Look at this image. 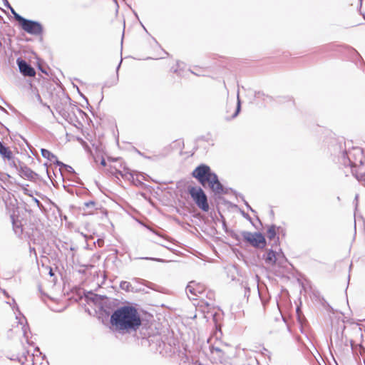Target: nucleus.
<instances>
[{
    "mask_svg": "<svg viewBox=\"0 0 365 365\" xmlns=\"http://www.w3.org/2000/svg\"><path fill=\"white\" fill-rule=\"evenodd\" d=\"M23 190H24V193L25 195H27L29 196H31L32 195L31 193V191L29 190H28L27 188H24Z\"/></svg>",
    "mask_w": 365,
    "mask_h": 365,
    "instance_id": "30",
    "label": "nucleus"
},
{
    "mask_svg": "<svg viewBox=\"0 0 365 365\" xmlns=\"http://www.w3.org/2000/svg\"><path fill=\"white\" fill-rule=\"evenodd\" d=\"M212 353L213 354H217L220 359H224L225 357V354L222 353L221 349L219 348H212Z\"/></svg>",
    "mask_w": 365,
    "mask_h": 365,
    "instance_id": "22",
    "label": "nucleus"
},
{
    "mask_svg": "<svg viewBox=\"0 0 365 365\" xmlns=\"http://www.w3.org/2000/svg\"><path fill=\"white\" fill-rule=\"evenodd\" d=\"M33 200L35 202V203L37 205V206L38 207H40L41 206H42V204L41 202H40L39 200H38L37 198L36 197H33Z\"/></svg>",
    "mask_w": 365,
    "mask_h": 365,
    "instance_id": "28",
    "label": "nucleus"
},
{
    "mask_svg": "<svg viewBox=\"0 0 365 365\" xmlns=\"http://www.w3.org/2000/svg\"><path fill=\"white\" fill-rule=\"evenodd\" d=\"M121 62H122V59L120 60V61L119 64L118 65V66H117V68H116V71H118V69H119V68H120V65H121Z\"/></svg>",
    "mask_w": 365,
    "mask_h": 365,
    "instance_id": "33",
    "label": "nucleus"
},
{
    "mask_svg": "<svg viewBox=\"0 0 365 365\" xmlns=\"http://www.w3.org/2000/svg\"><path fill=\"white\" fill-rule=\"evenodd\" d=\"M11 220L13 226V230L15 234L18 236H21L24 233L29 236L31 232H29L25 225L23 223L22 220H19L18 216L15 215H11Z\"/></svg>",
    "mask_w": 365,
    "mask_h": 365,
    "instance_id": "8",
    "label": "nucleus"
},
{
    "mask_svg": "<svg viewBox=\"0 0 365 365\" xmlns=\"http://www.w3.org/2000/svg\"><path fill=\"white\" fill-rule=\"evenodd\" d=\"M278 251L282 252V250L281 248H279Z\"/></svg>",
    "mask_w": 365,
    "mask_h": 365,
    "instance_id": "48",
    "label": "nucleus"
},
{
    "mask_svg": "<svg viewBox=\"0 0 365 365\" xmlns=\"http://www.w3.org/2000/svg\"><path fill=\"white\" fill-rule=\"evenodd\" d=\"M129 287H130V283L127 282H121L120 284V287L122 289H126V290H128L129 289Z\"/></svg>",
    "mask_w": 365,
    "mask_h": 365,
    "instance_id": "25",
    "label": "nucleus"
},
{
    "mask_svg": "<svg viewBox=\"0 0 365 365\" xmlns=\"http://www.w3.org/2000/svg\"><path fill=\"white\" fill-rule=\"evenodd\" d=\"M150 259L154 260V261H158V262L161 261L160 259H157V258H150Z\"/></svg>",
    "mask_w": 365,
    "mask_h": 365,
    "instance_id": "34",
    "label": "nucleus"
},
{
    "mask_svg": "<svg viewBox=\"0 0 365 365\" xmlns=\"http://www.w3.org/2000/svg\"><path fill=\"white\" fill-rule=\"evenodd\" d=\"M240 111H241V101H240L239 92H238L237 97V106H236L235 111L234 112V113L230 118H227L226 120H230L231 119L235 118L239 115Z\"/></svg>",
    "mask_w": 365,
    "mask_h": 365,
    "instance_id": "18",
    "label": "nucleus"
},
{
    "mask_svg": "<svg viewBox=\"0 0 365 365\" xmlns=\"http://www.w3.org/2000/svg\"><path fill=\"white\" fill-rule=\"evenodd\" d=\"M242 237L245 242L255 248L262 249L266 246V238L261 232L243 231L242 232Z\"/></svg>",
    "mask_w": 365,
    "mask_h": 365,
    "instance_id": "5",
    "label": "nucleus"
},
{
    "mask_svg": "<svg viewBox=\"0 0 365 365\" xmlns=\"http://www.w3.org/2000/svg\"><path fill=\"white\" fill-rule=\"evenodd\" d=\"M240 212L241 213V215L245 218V219H247L249 220H251V217L249 215L248 213L245 212L244 210L240 209Z\"/></svg>",
    "mask_w": 365,
    "mask_h": 365,
    "instance_id": "27",
    "label": "nucleus"
},
{
    "mask_svg": "<svg viewBox=\"0 0 365 365\" xmlns=\"http://www.w3.org/2000/svg\"><path fill=\"white\" fill-rule=\"evenodd\" d=\"M177 65H178V67L180 66V62L179 61L177 62Z\"/></svg>",
    "mask_w": 365,
    "mask_h": 365,
    "instance_id": "42",
    "label": "nucleus"
},
{
    "mask_svg": "<svg viewBox=\"0 0 365 365\" xmlns=\"http://www.w3.org/2000/svg\"><path fill=\"white\" fill-rule=\"evenodd\" d=\"M142 26H143V27L144 30H145L146 32H148V31H147L146 28H145V26H144L143 25H142Z\"/></svg>",
    "mask_w": 365,
    "mask_h": 365,
    "instance_id": "40",
    "label": "nucleus"
},
{
    "mask_svg": "<svg viewBox=\"0 0 365 365\" xmlns=\"http://www.w3.org/2000/svg\"><path fill=\"white\" fill-rule=\"evenodd\" d=\"M41 153L44 158L48 159L50 162L53 163L56 165H58V163L60 162L57 156L47 149L41 148Z\"/></svg>",
    "mask_w": 365,
    "mask_h": 365,
    "instance_id": "13",
    "label": "nucleus"
},
{
    "mask_svg": "<svg viewBox=\"0 0 365 365\" xmlns=\"http://www.w3.org/2000/svg\"><path fill=\"white\" fill-rule=\"evenodd\" d=\"M359 1H360L361 3L362 2V0H359Z\"/></svg>",
    "mask_w": 365,
    "mask_h": 365,
    "instance_id": "49",
    "label": "nucleus"
},
{
    "mask_svg": "<svg viewBox=\"0 0 365 365\" xmlns=\"http://www.w3.org/2000/svg\"><path fill=\"white\" fill-rule=\"evenodd\" d=\"M2 1H3L4 5L5 7H6L7 9L11 8V6L9 4V2L8 1V0H2Z\"/></svg>",
    "mask_w": 365,
    "mask_h": 365,
    "instance_id": "29",
    "label": "nucleus"
},
{
    "mask_svg": "<svg viewBox=\"0 0 365 365\" xmlns=\"http://www.w3.org/2000/svg\"><path fill=\"white\" fill-rule=\"evenodd\" d=\"M364 151L360 148H353L351 150L344 151L341 156V163L344 166H349L354 174V168L361 166L364 163Z\"/></svg>",
    "mask_w": 365,
    "mask_h": 365,
    "instance_id": "3",
    "label": "nucleus"
},
{
    "mask_svg": "<svg viewBox=\"0 0 365 365\" xmlns=\"http://www.w3.org/2000/svg\"><path fill=\"white\" fill-rule=\"evenodd\" d=\"M16 64L19 67V72L24 76L34 77L36 75V71L26 60L18 58L16 59Z\"/></svg>",
    "mask_w": 365,
    "mask_h": 365,
    "instance_id": "9",
    "label": "nucleus"
},
{
    "mask_svg": "<svg viewBox=\"0 0 365 365\" xmlns=\"http://www.w3.org/2000/svg\"><path fill=\"white\" fill-rule=\"evenodd\" d=\"M18 172L21 177L26 178L32 182H35L39 178V175L24 163L19 168V170Z\"/></svg>",
    "mask_w": 365,
    "mask_h": 365,
    "instance_id": "10",
    "label": "nucleus"
},
{
    "mask_svg": "<svg viewBox=\"0 0 365 365\" xmlns=\"http://www.w3.org/2000/svg\"><path fill=\"white\" fill-rule=\"evenodd\" d=\"M12 153L10 148L0 140V156L1 158L4 160H6V159H11Z\"/></svg>",
    "mask_w": 365,
    "mask_h": 365,
    "instance_id": "12",
    "label": "nucleus"
},
{
    "mask_svg": "<svg viewBox=\"0 0 365 365\" xmlns=\"http://www.w3.org/2000/svg\"><path fill=\"white\" fill-rule=\"evenodd\" d=\"M361 15L363 16L364 19H365V13H361Z\"/></svg>",
    "mask_w": 365,
    "mask_h": 365,
    "instance_id": "39",
    "label": "nucleus"
},
{
    "mask_svg": "<svg viewBox=\"0 0 365 365\" xmlns=\"http://www.w3.org/2000/svg\"><path fill=\"white\" fill-rule=\"evenodd\" d=\"M41 360H43V357L41 356V353H39V355H36V356H35L34 353L30 354L28 351V355L25 356V359L22 361V363H24L25 361H31L32 365H36L37 364L40 363Z\"/></svg>",
    "mask_w": 365,
    "mask_h": 365,
    "instance_id": "14",
    "label": "nucleus"
},
{
    "mask_svg": "<svg viewBox=\"0 0 365 365\" xmlns=\"http://www.w3.org/2000/svg\"><path fill=\"white\" fill-rule=\"evenodd\" d=\"M14 331L15 333H21L22 332V324L19 323V322L17 320V319H15L14 322Z\"/></svg>",
    "mask_w": 365,
    "mask_h": 365,
    "instance_id": "21",
    "label": "nucleus"
},
{
    "mask_svg": "<svg viewBox=\"0 0 365 365\" xmlns=\"http://www.w3.org/2000/svg\"><path fill=\"white\" fill-rule=\"evenodd\" d=\"M29 251L32 252V251H36V250H35V248L30 247H29Z\"/></svg>",
    "mask_w": 365,
    "mask_h": 365,
    "instance_id": "36",
    "label": "nucleus"
},
{
    "mask_svg": "<svg viewBox=\"0 0 365 365\" xmlns=\"http://www.w3.org/2000/svg\"><path fill=\"white\" fill-rule=\"evenodd\" d=\"M83 98H84V99L86 100V101L88 103V99H86V97H84V96H83Z\"/></svg>",
    "mask_w": 365,
    "mask_h": 365,
    "instance_id": "45",
    "label": "nucleus"
},
{
    "mask_svg": "<svg viewBox=\"0 0 365 365\" xmlns=\"http://www.w3.org/2000/svg\"><path fill=\"white\" fill-rule=\"evenodd\" d=\"M192 176L204 187L207 184L215 195L227 194L228 188L220 182L217 175L207 164L201 163L192 172Z\"/></svg>",
    "mask_w": 365,
    "mask_h": 365,
    "instance_id": "2",
    "label": "nucleus"
},
{
    "mask_svg": "<svg viewBox=\"0 0 365 365\" xmlns=\"http://www.w3.org/2000/svg\"><path fill=\"white\" fill-rule=\"evenodd\" d=\"M57 165L59 167V170L61 173L65 172L70 175H76V172L71 166L66 165L61 161L58 162Z\"/></svg>",
    "mask_w": 365,
    "mask_h": 365,
    "instance_id": "17",
    "label": "nucleus"
},
{
    "mask_svg": "<svg viewBox=\"0 0 365 365\" xmlns=\"http://www.w3.org/2000/svg\"><path fill=\"white\" fill-rule=\"evenodd\" d=\"M96 202L93 201V200H91V201H88V202H84V206L86 207H93L96 205Z\"/></svg>",
    "mask_w": 365,
    "mask_h": 365,
    "instance_id": "26",
    "label": "nucleus"
},
{
    "mask_svg": "<svg viewBox=\"0 0 365 365\" xmlns=\"http://www.w3.org/2000/svg\"><path fill=\"white\" fill-rule=\"evenodd\" d=\"M36 97L37 101L44 107H46L48 110L51 111V109L48 105H47L46 103H43L42 101V98L40 96V94L37 92L36 94Z\"/></svg>",
    "mask_w": 365,
    "mask_h": 365,
    "instance_id": "23",
    "label": "nucleus"
},
{
    "mask_svg": "<svg viewBox=\"0 0 365 365\" xmlns=\"http://www.w3.org/2000/svg\"><path fill=\"white\" fill-rule=\"evenodd\" d=\"M38 69H39L42 73L47 74V71H46V70L45 68H41V66H38Z\"/></svg>",
    "mask_w": 365,
    "mask_h": 365,
    "instance_id": "31",
    "label": "nucleus"
},
{
    "mask_svg": "<svg viewBox=\"0 0 365 365\" xmlns=\"http://www.w3.org/2000/svg\"><path fill=\"white\" fill-rule=\"evenodd\" d=\"M231 191L236 197H240L242 200L243 201L244 204L245 205V206L247 207V208L248 210H250L252 212H255V210H253L252 208V207L250 205V204L245 200L244 196L240 193H238L236 190L232 189V188H228V191Z\"/></svg>",
    "mask_w": 365,
    "mask_h": 365,
    "instance_id": "19",
    "label": "nucleus"
},
{
    "mask_svg": "<svg viewBox=\"0 0 365 365\" xmlns=\"http://www.w3.org/2000/svg\"><path fill=\"white\" fill-rule=\"evenodd\" d=\"M11 12V14L14 15V19L18 21L20 24L24 22V21L26 19V18L21 16L19 14H18L14 9L11 6V8H8Z\"/></svg>",
    "mask_w": 365,
    "mask_h": 365,
    "instance_id": "20",
    "label": "nucleus"
},
{
    "mask_svg": "<svg viewBox=\"0 0 365 365\" xmlns=\"http://www.w3.org/2000/svg\"><path fill=\"white\" fill-rule=\"evenodd\" d=\"M170 251L175 252V251H177V250H173V249H172V250H170Z\"/></svg>",
    "mask_w": 365,
    "mask_h": 365,
    "instance_id": "46",
    "label": "nucleus"
},
{
    "mask_svg": "<svg viewBox=\"0 0 365 365\" xmlns=\"http://www.w3.org/2000/svg\"><path fill=\"white\" fill-rule=\"evenodd\" d=\"M9 163V165L12 168H14L17 171L19 170V168L24 165V163H22L19 159L15 158L13 153H11V159H6Z\"/></svg>",
    "mask_w": 365,
    "mask_h": 365,
    "instance_id": "16",
    "label": "nucleus"
},
{
    "mask_svg": "<svg viewBox=\"0 0 365 365\" xmlns=\"http://www.w3.org/2000/svg\"><path fill=\"white\" fill-rule=\"evenodd\" d=\"M153 41H154L157 44H158V42L157 41V40H156L155 38H153Z\"/></svg>",
    "mask_w": 365,
    "mask_h": 365,
    "instance_id": "38",
    "label": "nucleus"
},
{
    "mask_svg": "<svg viewBox=\"0 0 365 365\" xmlns=\"http://www.w3.org/2000/svg\"><path fill=\"white\" fill-rule=\"evenodd\" d=\"M101 165H103V166H106V160L104 158H102V160L101 161Z\"/></svg>",
    "mask_w": 365,
    "mask_h": 365,
    "instance_id": "32",
    "label": "nucleus"
},
{
    "mask_svg": "<svg viewBox=\"0 0 365 365\" xmlns=\"http://www.w3.org/2000/svg\"><path fill=\"white\" fill-rule=\"evenodd\" d=\"M205 291V287L203 284L196 282L194 281L190 282L186 287L187 293H190L193 296H198Z\"/></svg>",
    "mask_w": 365,
    "mask_h": 365,
    "instance_id": "11",
    "label": "nucleus"
},
{
    "mask_svg": "<svg viewBox=\"0 0 365 365\" xmlns=\"http://www.w3.org/2000/svg\"><path fill=\"white\" fill-rule=\"evenodd\" d=\"M111 251L117 252L118 250L116 249H113Z\"/></svg>",
    "mask_w": 365,
    "mask_h": 365,
    "instance_id": "44",
    "label": "nucleus"
},
{
    "mask_svg": "<svg viewBox=\"0 0 365 365\" xmlns=\"http://www.w3.org/2000/svg\"><path fill=\"white\" fill-rule=\"evenodd\" d=\"M275 225H271L267 231V237L269 240V244L271 245V248L267 249L265 251H276L278 243L279 237L277 236V229H279Z\"/></svg>",
    "mask_w": 365,
    "mask_h": 365,
    "instance_id": "7",
    "label": "nucleus"
},
{
    "mask_svg": "<svg viewBox=\"0 0 365 365\" xmlns=\"http://www.w3.org/2000/svg\"><path fill=\"white\" fill-rule=\"evenodd\" d=\"M262 96H265L269 99H272V98L268 95H265L263 92L262 91H255V98H261Z\"/></svg>",
    "mask_w": 365,
    "mask_h": 365,
    "instance_id": "24",
    "label": "nucleus"
},
{
    "mask_svg": "<svg viewBox=\"0 0 365 365\" xmlns=\"http://www.w3.org/2000/svg\"><path fill=\"white\" fill-rule=\"evenodd\" d=\"M70 251H74V249L73 247H71Z\"/></svg>",
    "mask_w": 365,
    "mask_h": 365,
    "instance_id": "43",
    "label": "nucleus"
},
{
    "mask_svg": "<svg viewBox=\"0 0 365 365\" xmlns=\"http://www.w3.org/2000/svg\"><path fill=\"white\" fill-rule=\"evenodd\" d=\"M110 323L120 331H135L141 325V319L135 307L124 306L117 309L112 314Z\"/></svg>",
    "mask_w": 365,
    "mask_h": 365,
    "instance_id": "1",
    "label": "nucleus"
},
{
    "mask_svg": "<svg viewBox=\"0 0 365 365\" xmlns=\"http://www.w3.org/2000/svg\"><path fill=\"white\" fill-rule=\"evenodd\" d=\"M235 251H238V250L236 249H232V252H235Z\"/></svg>",
    "mask_w": 365,
    "mask_h": 365,
    "instance_id": "47",
    "label": "nucleus"
},
{
    "mask_svg": "<svg viewBox=\"0 0 365 365\" xmlns=\"http://www.w3.org/2000/svg\"><path fill=\"white\" fill-rule=\"evenodd\" d=\"M187 192L200 209L205 212L209 210L210 206L207 202V197L200 187L189 185L187 187Z\"/></svg>",
    "mask_w": 365,
    "mask_h": 365,
    "instance_id": "4",
    "label": "nucleus"
},
{
    "mask_svg": "<svg viewBox=\"0 0 365 365\" xmlns=\"http://www.w3.org/2000/svg\"><path fill=\"white\" fill-rule=\"evenodd\" d=\"M359 197V195H356L354 200L357 202Z\"/></svg>",
    "mask_w": 365,
    "mask_h": 365,
    "instance_id": "37",
    "label": "nucleus"
},
{
    "mask_svg": "<svg viewBox=\"0 0 365 365\" xmlns=\"http://www.w3.org/2000/svg\"><path fill=\"white\" fill-rule=\"evenodd\" d=\"M276 254L281 255L283 254V252H267V254L263 256L267 264L273 265L275 264L277 260Z\"/></svg>",
    "mask_w": 365,
    "mask_h": 365,
    "instance_id": "15",
    "label": "nucleus"
},
{
    "mask_svg": "<svg viewBox=\"0 0 365 365\" xmlns=\"http://www.w3.org/2000/svg\"><path fill=\"white\" fill-rule=\"evenodd\" d=\"M192 73L199 76V74L195 73L194 71H191Z\"/></svg>",
    "mask_w": 365,
    "mask_h": 365,
    "instance_id": "41",
    "label": "nucleus"
},
{
    "mask_svg": "<svg viewBox=\"0 0 365 365\" xmlns=\"http://www.w3.org/2000/svg\"><path fill=\"white\" fill-rule=\"evenodd\" d=\"M0 110H3L4 112L7 113L6 110L1 106H0Z\"/></svg>",
    "mask_w": 365,
    "mask_h": 365,
    "instance_id": "35",
    "label": "nucleus"
},
{
    "mask_svg": "<svg viewBox=\"0 0 365 365\" xmlns=\"http://www.w3.org/2000/svg\"><path fill=\"white\" fill-rule=\"evenodd\" d=\"M21 27L27 34L34 36H40L43 32V27L39 21L28 19L21 24Z\"/></svg>",
    "mask_w": 365,
    "mask_h": 365,
    "instance_id": "6",
    "label": "nucleus"
}]
</instances>
